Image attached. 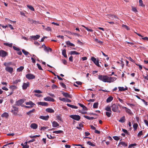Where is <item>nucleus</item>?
<instances>
[{"instance_id":"obj_1","label":"nucleus","mask_w":148,"mask_h":148,"mask_svg":"<svg viewBox=\"0 0 148 148\" xmlns=\"http://www.w3.org/2000/svg\"><path fill=\"white\" fill-rule=\"evenodd\" d=\"M108 78V76L107 75H98V79L105 82H107V79Z\"/></svg>"},{"instance_id":"obj_2","label":"nucleus","mask_w":148,"mask_h":148,"mask_svg":"<svg viewBox=\"0 0 148 148\" xmlns=\"http://www.w3.org/2000/svg\"><path fill=\"white\" fill-rule=\"evenodd\" d=\"M25 101L24 99H21L16 101L15 102V105L18 106H21V107H22V106L24 105H22V104Z\"/></svg>"},{"instance_id":"obj_3","label":"nucleus","mask_w":148,"mask_h":148,"mask_svg":"<svg viewBox=\"0 0 148 148\" xmlns=\"http://www.w3.org/2000/svg\"><path fill=\"white\" fill-rule=\"evenodd\" d=\"M8 55V53L6 51L3 50H0V57L5 58Z\"/></svg>"},{"instance_id":"obj_4","label":"nucleus","mask_w":148,"mask_h":148,"mask_svg":"<svg viewBox=\"0 0 148 148\" xmlns=\"http://www.w3.org/2000/svg\"><path fill=\"white\" fill-rule=\"evenodd\" d=\"M70 117L71 118L77 121H79L81 118L80 116L77 115H71Z\"/></svg>"},{"instance_id":"obj_5","label":"nucleus","mask_w":148,"mask_h":148,"mask_svg":"<svg viewBox=\"0 0 148 148\" xmlns=\"http://www.w3.org/2000/svg\"><path fill=\"white\" fill-rule=\"evenodd\" d=\"M91 60L97 66L99 67H101L99 64V60H97L96 58L93 57H91Z\"/></svg>"},{"instance_id":"obj_6","label":"nucleus","mask_w":148,"mask_h":148,"mask_svg":"<svg viewBox=\"0 0 148 148\" xmlns=\"http://www.w3.org/2000/svg\"><path fill=\"white\" fill-rule=\"evenodd\" d=\"M111 107L112 108V111L114 112H117L119 109L118 106L114 103L113 104Z\"/></svg>"},{"instance_id":"obj_7","label":"nucleus","mask_w":148,"mask_h":148,"mask_svg":"<svg viewBox=\"0 0 148 148\" xmlns=\"http://www.w3.org/2000/svg\"><path fill=\"white\" fill-rule=\"evenodd\" d=\"M26 77L29 79H32L35 78V76L31 74H28L26 75Z\"/></svg>"},{"instance_id":"obj_8","label":"nucleus","mask_w":148,"mask_h":148,"mask_svg":"<svg viewBox=\"0 0 148 148\" xmlns=\"http://www.w3.org/2000/svg\"><path fill=\"white\" fill-rule=\"evenodd\" d=\"M117 78L115 77H109L108 76L107 79V82L111 83L113 82Z\"/></svg>"},{"instance_id":"obj_9","label":"nucleus","mask_w":148,"mask_h":148,"mask_svg":"<svg viewBox=\"0 0 148 148\" xmlns=\"http://www.w3.org/2000/svg\"><path fill=\"white\" fill-rule=\"evenodd\" d=\"M5 70L10 73H12L14 71L13 68L10 67H6L5 68Z\"/></svg>"},{"instance_id":"obj_10","label":"nucleus","mask_w":148,"mask_h":148,"mask_svg":"<svg viewBox=\"0 0 148 148\" xmlns=\"http://www.w3.org/2000/svg\"><path fill=\"white\" fill-rule=\"evenodd\" d=\"M29 86V82H27V83H23L22 86V88L23 90L26 89Z\"/></svg>"},{"instance_id":"obj_11","label":"nucleus","mask_w":148,"mask_h":148,"mask_svg":"<svg viewBox=\"0 0 148 148\" xmlns=\"http://www.w3.org/2000/svg\"><path fill=\"white\" fill-rule=\"evenodd\" d=\"M62 93L63 95L66 97H68L70 98H72V95H71L69 94L68 93L64 92H62Z\"/></svg>"},{"instance_id":"obj_12","label":"nucleus","mask_w":148,"mask_h":148,"mask_svg":"<svg viewBox=\"0 0 148 148\" xmlns=\"http://www.w3.org/2000/svg\"><path fill=\"white\" fill-rule=\"evenodd\" d=\"M40 36L36 35V36H30V38L31 39H33L34 40H36L39 38Z\"/></svg>"},{"instance_id":"obj_13","label":"nucleus","mask_w":148,"mask_h":148,"mask_svg":"<svg viewBox=\"0 0 148 148\" xmlns=\"http://www.w3.org/2000/svg\"><path fill=\"white\" fill-rule=\"evenodd\" d=\"M44 100L45 101H49L54 102L55 100L49 97H47L44 98Z\"/></svg>"},{"instance_id":"obj_14","label":"nucleus","mask_w":148,"mask_h":148,"mask_svg":"<svg viewBox=\"0 0 148 148\" xmlns=\"http://www.w3.org/2000/svg\"><path fill=\"white\" fill-rule=\"evenodd\" d=\"M39 118L40 119L42 120L47 121L49 118V115H47L46 116H39Z\"/></svg>"},{"instance_id":"obj_15","label":"nucleus","mask_w":148,"mask_h":148,"mask_svg":"<svg viewBox=\"0 0 148 148\" xmlns=\"http://www.w3.org/2000/svg\"><path fill=\"white\" fill-rule=\"evenodd\" d=\"M123 108L125 109V112L131 115L132 114V112L131 111V110L125 107H123Z\"/></svg>"},{"instance_id":"obj_16","label":"nucleus","mask_w":148,"mask_h":148,"mask_svg":"<svg viewBox=\"0 0 148 148\" xmlns=\"http://www.w3.org/2000/svg\"><path fill=\"white\" fill-rule=\"evenodd\" d=\"M38 105L43 106H47L48 105V103L45 102H40L38 103Z\"/></svg>"},{"instance_id":"obj_17","label":"nucleus","mask_w":148,"mask_h":148,"mask_svg":"<svg viewBox=\"0 0 148 148\" xmlns=\"http://www.w3.org/2000/svg\"><path fill=\"white\" fill-rule=\"evenodd\" d=\"M30 127L34 129H36L38 127V125L35 123H32L30 126Z\"/></svg>"},{"instance_id":"obj_18","label":"nucleus","mask_w":148,"mask_h":148,"mask_svg":"<svg viewBox=\"0 0 148 148\" xmlns=\"http://www.w3.org/2000/svg\"><path fill=\"white\" fill-rule=\"evenodd\" d=\"M25 103L27 105H30L31 106L36 105L35 104L31 101H29V102H25Z\"/></svg>"},{"instance_id":"obj_19","label":"nucleus","mask_w":148,"mask_h":148,"mask_svg":"<svg viewBox=\"0 0 148 148\" xmlns=\"http://www.w3.org/2000/svg\"><path fill=\"white\" fill-rule=\"evenodd\" d=\"M52 126L54 127H58L59 126V124L56 121H54L52 123Z\"/></svg>"},{"instance_id":"obj_20","label":"nucleus","mask_w":148,"mask_h":148,"mask_svg":"<svg viewBox=\"0 0 148 148\" xmlns=\"http://www.w3.org/2000/svg\"><path fill=\"white\" fill-rule=\"evenodd\" d=\"M35 109H32V110H30L29 112H27L26 113V114L27 115H29V116L30 117L32 115H31V113L32 112H35Z\"/></svg>"},{"instance_id":"obj_21","label":"nucleus","mask_w":148,"mask_h":148,"mask_svg":"<svg viewBox=\"0 0 148 148\" xmlns=\"http://www.w3.org/2000/svg\"><path fill=\"white\" fill-rule=\"evenodd\" d=\"M28 20L31 24L34 23L35 24H37L38 23V22L35 21L33 19H31L29 18H28Z\"/></svg>"},{"instance_id":"obj_22","label":"nucleus","mask_w":148,"mask_h":148,"mask_svg":"<svg viewBox=\"0 0 148 148\" xmlns=\"http://www.w3.org/2000/svg\"><path fill=\"white\" fill-rule=\"evenodd\" d=\"M46 111L47 112H49L50 113H54V110L50 108H47L46 109Z\"/></svg>"},{"instance_id":"obj_23","label":"nucleus","mask_w":148,"mask_h":148,"mask_svg":"<svg viewBox=\"0 0 148 148\" xmlns=\"http://www.w3.org/2000/svg\"><path fill=\"white\" fill-rule=\"evenodd\" d=\"M118 88L119 89V91H125L127 90L128 89V88L127 87H126L125 88L123 87H118Z\"/></svg>"},{"instance_id":"obj_24","label":"nucleus","mask_w":148,"mask_h":148,"mask_svg":"<svg viewBox=\"0 0 148 148\" xmlns=\"http://www.w3.org/2000/svg\"><path fill=\"white\" fill-rule=\"evenodd\" d=\"M9 114L6 112H4L1 115V117H5L6 118H8Z\"/></svg>"},{"instance_id":"obj_25","label":"nucleus","mask_w":148,"mask_h":148,"mask_svg":"<svg viewBox=\"0 0 148 148\" xmlns=\"http://www.w3.org/2000/svg\"><path fill=\"white\" fill-rule=\"evenodd\" d=\"M125 117L124 116L120 119V120H119V121L121 123H124L125 122Z\"/></svg>"},{"instance_id":"obj_26","label":"nucleus","mask_w":148,"mask_h":148,"mask_svg":"<svg viewBox=\"0 0 148 148\" xmlns=\"http://www.w3.org/2000/svg\"><path fill=\"white\" fill-rule=\"evenodd\" d=\"M62 55L65 58H67V56L66 54V50L64 49L63 50L62 49Z\"/></svg>"},{"instance_id":"obj_27","label":"nucleus","mask_w":148,"mask_h":148,"mask_svg":"<svg viewBox=\"0 0 148 148\" xmlns=\"http://www.w3.org/2000/svg\"><path fill=\"white\" fill-rule=\"evenodd\" d=\"M78 104L80 107L82 108L84 110H88L87 108L83 104L80 103H78Z\"/></svg>"},{"instance_id":"obj_28","label":"nucleus","mask_w":148,"mask_h":148,"mask_svg":"<svg viewBox=\"0 0 148 148\" xmlns=\"http://www.w3.org/2000/svg\"><path fill=\"white\" fill-rule=\"evenodd\" d=\"M9 88L11 89L12 91H13L14 90L17 89L18 87L14 85H11L10 87Z\"/></svg>"},{"instance_id":"obj_29","label":"nucleus","mask_w":148,"mask_h":148,"mask_svg":"<svg viewBox=\"0 0 148 148\" xmlns=\"http://www.w3.org/2000/svg\"><path fill=\"white\" fill-rule=\"evenodd\" d=\"M87 144L91 146L94 147L96 146L95 143H92L90 141H88Z\"/></svg>"},{"instance_id":"obj_30","label":"nucleus","mask_w":148,"mask_h":148,"mask_svg":"<svg viewBox=\"0 0 148 148\" xmlns=\"http://www.w3.org/2000/svg\"><path fill=\"white\" fill-rule=\"evenodd\" d=\"M66 105L68 106L73 108L77 109L78 108V107L77 106L71 105L69 103L67 104Z\"/></svg>"},{"instance_id":"obj_31","label":"nucleus","mask_w":148,"mask_h":148,"mask_svg":"<svg viewBox=\"0 0 148 148\" xmlns=\"http://www.w3.org/2000/svg\"><path fill=\"white\" fill-rule=\"evenodd\" d=\"M66 43L67 45H69L70 46L72 47L75 46V45L73 44L71 42L69 41H68L66 42Z\"/></svg>"},{"instance_id":"obj_32","label":"nucleus","mask_w":148,"mask_h":148,"mask_svg":"<svg viewBox=\"0 0 148 148\" xmlns=\"http://www.w3.org/2000/svg\"><path fill=\"white\" fill-rule=\"evenodd\" d=\"M113 99V97L112 96L109 97L106 100V102L107 103L110 102Z\"/></svg>"},{"instance_id":"obj_33","label":"nucleus","mask_w":148,"mask_h":148,"mask_svg":"<svg viewBox=\"0 0 148 148\" xmlns=\"http://www.w3.org/2000/svg\"><path fill=\"white\" fill-rule=\"evenodd\" d=\"M70 54L71 55L73 54L79 55L80 53L77 52L75 51H71L70 52Z\"/></svg>"},{"instance_id":"obj_34","label":"nucleus","mask_w":148,"mask_h":148,"mask_svg":"<svg viewBox=\"0 0 148 148\" xmlns=\"http://www.w3.org/2000/svg\"><path fill=\"white\" fill-rule=\"evenodd\" d=\"M121 145L123 146L126 147L127 146V143H125V142H120L119 143V145L118 146H119V145Z\"/></svg>"},{"instance_id":"obj_35","label":"nucleus","mask_w":148,"mask_h":148,"mask_svg":"<svg viewBox=\"0 0 148 148\" xmlns=\"http://www.w3.org/2000/svg\"><path fill=\"white\" fill-rule=\"evenodd\" d=\"M84 117L85 118L88 119V120H93V119H95L96 118H95L92 117H90L88 116H87L85 115L84 116Z\"/></svg>"},{"instance_id":"obj_36","label":"nucleus","mask_w":148,"mask_h":148,"mask_svg":"<svg viewBox=\"0 0 148 148\" xmlns=\"http://www.w3.org/2000/svg\"><path fill=\"white\" fill-rule=\"evenodd\" d=\"M24 67L23 66H21L17 69V71L18 72L22 71L24 69Z\"/></svg>"},{"instance_id":"obj_37","label":"nucleus","mask_w":148,"mask_h":148,"mask_svg":"<svg viewBox=\"0 0 148 148\" xmlns=\"http://www.w3.org/2000/svg\"><path fill=\"white\" fill-rule=\"evenodd\" d=\"M16 106V105H14L12 106V107L13 108V109L12 110H14V111H18V107L16 106Z\"/></svg>"},{"instance_id":"obj_38","label":"nucleus","mask_w":148,"mask_h":148,"mask_svg":"<svg viewBox=\"0 0 148 148\" xmlns=\"http://www.w3.org/2000/svg\"><path fill=\"white\" fill-rule=\"evenodd\" d=\"M27 7L28 8H29L30 10H31L32 11H35L34 8L32 6L29 5H27Z\"/></svg>"},{"instance_id":"obj_39","label":"nucleus","mask_w":148,"mask_h":148,"mask_svg":"<svg viewBox=\"0 0 148 148\" xmlns=\"http://www.w3.org/2000/svg\"><path fill=\"white\" fill-rule=\"evenodd\" d=\"M63 131H62V130L55 131L53 132V133L57 134L62 133H63Z\"/></svg>"},{"instance_id":"obj_40","label":"nucleus","mask_w":148,"mask_h":148,"mask_svg":"<svg viewBox=\"0 0 148 148\" xmlns=\"http://www.w3.org/2000/svg\"><path fill=\"white\" fill-rule=\"evenodd\" d=\"M82 26L85 28L88 32H92L93 31V30L91 29H89L88 27H86L84 25H82Z\"/></svg>"},{"instance_id":"obj_41","label":"nucleus","mask_w":148,"mask_h":148,"mask_svg":"<svg viewBox=\"0 0 148 148\" xmlns=\"http://www.w3.org/2000/svg\"><path fill=\"white\" fill-rule=\"evenodd\" d=\"M3 45H5L8 46L10 47H12V43L9 44L7 43H3Z\"/></svg>"},{"instance_id":"obj_42","label":"nucleus","mask_w":148,"mask_h":148,"mask_svg":"<svg viewBox=\"0 0 148 148\" xmlns=\"http://www.w3.org/2000/svg\"><path fill=\"white\" fill-rule=\"evenodd\" d=\"M138 126V125L137 123H135L133 125V127L134 128V131L137 130Z\"/></svg>"},{"instance_id":"obj_43","label":"nucleus","mask_w":148,"mask_h":148,"mask_svg":"<svg viewBox=\"0 0 148 148\" xmlns=\"http://www.w3.org/2000/svg\"><path fill=\"white\" fill-rule=\"evenodd\" d=\"M105 110L107 111H109V112H112V111L111 110V108H110V107L108 106H107L106 107Z\"/></svg>"},{"instance_id":"obj_44","label":"nucleus","mask_w":148,"mask_h":148,"mask_svg":"<svg viewBox=\"0 0 148 148\" xmlns=\"http://www.w3.org/2000/svg\"><path fill=\"white\" fill-rule=\"evenodd\" d=\"M136 145L137 144L136 143L132 144L129 145L128 148H132V147H134V146Z\"/></svg>"},{"instance_id":"obj_45","label":"nucleus","mask_w":148,"mask_h":148,"mask_svg":"<svg viewBox=\"0 0 148 148\" xmlns=\"http://www.w3.org/2000/svg\"><path fill=\"white\" fill-rule=\"evenodd\" d=\"M139 2L140 6L142 7H144L145 6V5L143 4V1L142 0H139Z\"/></svg>"},{"instance_id":"obj_46","label":"nucleus","mask_w":148,"mask_h":148,"mask_svg":"<svg viewBox=\"0 0 148 148\" xmlns=\"http://www.w3.org/2000/svg\"><path fill=\"white\" fill-rule=\"evenodd\" d=\"M22 51L23 53L26 56L28 54H29V53L28 52L25 51L24 49L22 50Z\"/></svg>"},{"instance_id":"obj_47","label":"nucleus","mask_w":148,"mask_h":148,"mask_svg":"<svg viewBox=\"0 0 148 148\" xmlns=\"http://www.w3.org/2000/svg\"><path fill=\"white\" fill-rule=\"evenodd\" d=\"M98 102L95 103L93 105V108H98Z\"/></svg>"},{"instance_id":"obj_48","label":"nucleus","mask_w":148,"mask_h":148,"mask_svg":"<svg viewBox=\"0 0 148 148\" xmlns=\"http://www.w3.org/2000/svg\"><path fill=\"white\" fill-rule=\"evenodd\" d=\"M47 136L48 138L51 139H53L56 138L55 137H52L51 135H49L48 134H47Z\"/></svg>"},{"instance_id":"obj_49","label":"nucleus","mask_w":148,"mask_h":148,"mask_svg":"<svg viewBox=\"0 0 148 148\" xmlns=\"http://www.w3.org/2000/svg\"><path fill=\"white\" fill-rule=\"evenodd\" d=\"M113 138L116 140L118 141L120 139V138L118 136H115L113 137Z\"/></svg>"},{"instance_id":"obj_50","label":"nucleus","mask_w":148,"mask_h":148,"mask_svg":"<svg viewBox=\"0 0 148 148\" xmlns=\"http://www.w3.org/2000/svg\"><path fill=\"white\" fill-rule=\"evenodd\" d=\"M60 84L61 86L64 88L66 89V85L64 84L63 83L61 82L60 83Z\"/></svg>"},{"instance_id":"obj_51","label":"nucleus","mask_w":148,"mask_h":148,"mask_svg":"<svg viewBox=\"0 0 148 148\" xmlns=\"http://www.w3.org/2000/svg\"><path fill=\"white\" fill-rule=\"evenodd\" d=\"M95 42L99 43L100 44H101L103 43V42L102 41L99 40L97 38H95Z\"/></svg>"},{"instance_id":"obj_52","label":"nucleus","mask_w":148,"mask_h":148,"mask_svg":"<svg viewBox=\"0 0 148 148\" xmlns=\"http://www.w3.org/2000/svg\"><path fill=\"white\" fill-rule=\"evenodd\" d=\"M111 112H106V115L108 117H110L111 116Z\"/></svg>"},{"instance_id":"obj_53","label":"nucleus","mask_w":148,"mask_h":148,"mask_svg":"<svg viewBox=\"0 0 148 148\" xmlns=\"http://www.w3.org/2000/svg\"><path fill=\"white\" fill-rule=\"evenodd\" d=\"M34 92L37 93H42V92L39 90H34Z\"/></svg>"},{"instance_id":"obj_54","label":"nucleus","mask_w":148,"mask_h":148,"mask_svg":"<svg viewBox=\"0 0 148 148\" xmlns=\"http://www.w3.org/2000/svg\"><path fill=\"white\" fill-rule=\"evenodd\" d=\"M13 49L17 51H20V49L18 47H17L14 46L13 47Z\"/></svg>"},{"instance_id":"obj_55","label":"nucleus","mask_w":148,"mask_h":148,"mask_svg":"<svg viewBox=\"0 0 148 148\" xmlns=\"http://www.w3.org/2000/svg\"><path fill=\"white\" fill-rule=\"evenodd\" d=\"M22 106L23 107H24L25 108H32L33 107V106H25V105H23Z\"/></svg>"},{"instance_id":"obj_56","label":"nucleus","mask_w":148,"mask_h":148,"mask_svg":"<svg viewBox=\"0 0 148 148\" xmlns=\"http://www.w3.org/2000/svg\"><path fill=\"white\" fill-rule=\"evenodd\" d=\"M59 99L61 101H63L64 102H66V99L64 98H62L61 97H59Z\"/></svg>"},{"instance_id":"obj_57","label":"nucleus","mask_w":148,"mask_h":148,"mask_svg":"<svg viewBox=\"0 0 148 148\" xmlns=\"http://www.w3.org/2000/svg\"><path fill=\"white\" fill-rule=\"evenodd\" d=\"M40 136V135H34L33 136H29V137L31 138H35L37 137H39Z\"/></svg>"},{"instance_id":"obj_58","label":"nucleus","mask_w":148,"mask_h":148,"mask_svg":"<svg viewBox=\"0 0 148 148\" xmlns=\"http://www.w3.org/2000/svg\"><path fill=\"white\" fill-rule=\"evenodd\" d=\"M48 128V127H41L40 130H45Z\"/></svg>"},{"instance_id":"obj_59","label":"nucleus","mask_w":148,"mask_h":148,"mask_svg":"<svg viewBox=\"0 0 148 148\" xmlns=\"http://www.w3.org/2000/svg\"><path fill=\"white\" fill-rule=\"evenodd\" d=\"M143 132L142 131H140L138 134V137H140L141 135H143Z\"/></svg>"},{"instance_id":"obj_60","label":"nucleus","mask_w":148,"mask_h":148,"mask_svg":"<svg viewBox=\"0 0 148 148\" xmlns=\"http://www.w3.org/2000/svg\"><path fill=\"white\" fill-rule=\"evenodd\" d=\"M45 29L48 31H51V29L49 27H48L47 28H45Z\"/></svg>"},{"instance_id":"obj_61","label":"nucleus","mask_w":148,"mask_h":148,"mask_svg":"<svg viewBox=\"0 0 148 148\" xmlns=\"http://www.w3.org/2000/svg\"><path fill=\"white\" fill-rule=\"evenodd\" d=\"M37 65L38 66V68L39 70H42L43 69L41 67V66L38 64H37Z\"/></svg>"},{"instance_id":"obj_62","label":"nucleus","mask_w":148,"mask_h":148,"mask_svg":"<svg viewBox=\"0 0 148 148\" xmlns=\"http://www.w3.org/2000/svg\"><path fill=\"white\" fill-rule=\"evenodd\" d=\"M18 111H14V110H11V112L14 114H15V115H16V114H17V112H18Z\"/></svg>"},{"instance_id":"obj_63","label":"nucleus","mask_w":148,"mask_h":148,"mask_svg":"<svg viewBox=\"0 0 148 148\" xmlns=\"http://www.w3.org/2000/svg\"><path fill=\"white\" fill-rule=\"evenodd\" d=\"M44 50L45 51H47V52H48L49 51V50H48V48L45 45H44Z\"/></svg>"},{"instance_id":"obj_64","label":"nucleus","mask_w":148,"mask_h":148,"mask_svg":"<svg viewBox=\"0 0 148 148\" xmlns=\"http://www.w3.org/2000/svg\"><path fill=\"white\" fill-rule=\"evenodd\" d=\"M27 142H26V144L23 147V148H29V146L27 145Z\"/></svg>"}]
</instances>
